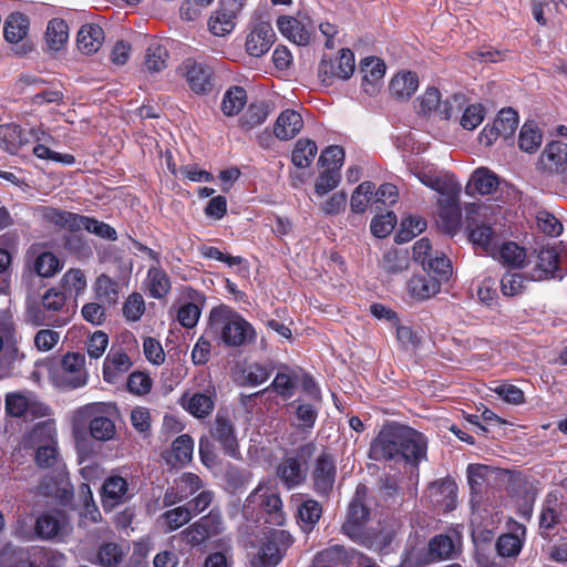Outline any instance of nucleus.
<instances>
[{
    "instance_id": "57",
    "label": "nucleus",
    "mask_w": 567,
    "mask_h": 567,
    "mask_svg": "<svg viewBox=\"0 0 567 567\" xmlns=\"http://www.w3.org/2000/svg\"><path fill=\"white\" fill-rule=\"evenodd\" d=\"M441 103V93L436 87H427L416 100L415 109L419 114L437 115Z\"/></svg>"
},
{
    "instance_id": "29",
    "label": "nucleus",
    "mask_w": 567,
    "mask_h": 567,
    "mask_svg": "<svg viewBox=\"0 0 567 567\" xmlns=\"http://www.w3.org/2000/svg\"><path fill=\"white\" fill-rule=\"evenodd\" d=\"M104 39V31L100 25L93 23L84 24L78 32L76 45L80 52L90 55L100 50Z\"/></svg>"
},
{
    "instance_id": "59",
    "label": "nucleus",
    "mask_w": 567,
    "mask_h": 567,
    "mask_svg": "<svg viewBox=\"0 0 567 567\" xmlns=\"http://www.w3.org/2000/svg\"><path fill=\"white\" fill-rule=\"evenodd\" d=\"M375 186L371 182L361 183L352 193L350 206L354 213L365 212L372 197H374Z\"/></svg>"
},
{
    "instance_id": "24",
    "label": "nucleus",
    "mask_w": 567,
    "mask_h": 567,
    "mask_svg": "<svg viewBox=\"0 0 567 567\" xmlns=\"http://www.w3.org/2000/svg\"><path fill=\"white\" fill-rule=\"evenodd\" d=\"M143 286L150 297L163 299L169 293L172 281L167 272L159 265H152L147 270Z\"/></svg>"
},
{
    "instance_id": "38",
    "label": "nucleus",
    "mask_w": 567,
    "mask_h": 567,
    "mask_svg": "<svg viewBox=\"0 0 567 567\" xmlns=\"http://www.w3.org/2000/svg\"><path fill=\"white\" fill-rule=\"evenodd\" d=\"M277 475L288 487H295L305 480L301 463L297 457H286L277 467Z\"/></svg>"
},
{
    "instance_id": "39",
    "label": "nucleus",
    "mask_w": 567,
    "mask_h": 567,
    "mask_svg": "<svg viewBox=\"0 0 567 567\" xmlns=\"http://www.w3.org/2000/svg\"><path fill=\"white\" fill-rule=\"evenodd\" d=\"M410 295L419 300L435 296L441 290L440 281L430 276H414L408 282Z\"/></svg>"
},
{
    "instance_id": "54",
    "label": "nucleus",
    "mask_w": 567,
    "mask_h": 567,
    "mask_svg": "<svg viewBox=\"0 0 567 567\" xmlns=\"http://www.w3.org/2000/svg\"><path fill=\"white\" fill-rule=\"evenodd\" d=\"M78 229H85L89 233H92L101 238L116 240L117 234L116 230L111 227L109 224L96 220L94 218H90L86 216L79 215L78 224H75Z\"/></svg>"
},
{
    "instance_id": "27",
    "label": "nucleus",
    "mask_w": 567,
    "mask_h": 567,
    "mask_svg": "<svg viewBox=\"0 0 567 567\" xmlns=\"http://www.w3.org/2000/svg\"><path fill=\"white\" fill-rule=\"evenodd\" d=\"M128 550L130 547L125 543H103L91 561L101 567H116L124 560Z\"/></svg>"
},
{
    "instance_id": "52",
    "label": "nucleus",
    "mask_w": 567,
    "mask_h": 567,
    "mask_svg": "<svg viewBox=\"0 0 567 567\" xmlns=\"http://www.w3.org/2000/svg\"><path fill=\"white\" fill-rule=\"evenodd\" d=\"M410 258L404 250H388L384 252L381 267L382 269L391 275H398L409 269Z\"/></svg>"
},
{
    "instance_id": "60",
    "label": "nucleus",
    "mask_w": 567,
    "mask_h": 567,
    "mask_svg": "<svg viewBox=\"0 0 567 567\" xmlns=\"http://www.w3.org/2000/svg\"><path fill=\"white\" fill-rule=\"evenodd\" d=\"M542 144V134L539 133L535 123H525L519 132L518 145L522 151L533 153Z\"/></svg>"
},
{
    "instance_id": "14",
    "label": "nucleus",
    "mask_w": 567,
    "mask_h": 567,
    "mask_svg": "<svg viewBox=\"0 0 567 567\" xmlns=\"http://www.w3.org/2000/svg\"><path fill=\"white\" fill-rule=\"evenodd\" d=\"M183 70L193 92L204 94L213 89L214 71L208 64L187 60L183 64Z\"/></svg>"
},
{
    "instance_id": "18",
    "label": "nucleus",
    "mask_w": 567,
    "mask_h": 567,
    "mask_svg": "<svg viewBox=\"0 0 567 567\" xmlns=\"http://www.w3.org/2000/svg\"><path fill=\"white\" fill-rule=\"evenodd\" d=\"M66 528V518L62 512L41 514L34 523V538L51 540Z\"/></svg>"
},
{
    "instance_id": "17",
    "label": "nucleus",
    "mask_w": 567,
    "mask_h": 567,
    "mask_svg": "<svg viewBox=\"0 0 567 567\" xmlns=\"http://www.w3.org/2000/svg\"><path fill=\"white\" fill-rule=\"evenodd\" d=\"M385 64L378 58L370 56L362 61V90L369 96H375L380 93L385 74Z\"/></svg>"
},
{
    "instance_id": "8",
    "label": "nucleus",
    "mask_w": 567,
    "mask_h": 567,
    "mask_svg": "<svg viewBox=\"0 0 567 567\" xmlns=\"http://www.w3.org/2000/svg\"><path fill=\"white\" fill-rule=\"evenodd\" d=\"M6 411L14 417L33 420L45 416L48 406L31 391L11 392L6 396Z\"/></svg>"
},
{
    "instance_id": "64",
    "label": "nucleus",
    "mask_w": 567,
    "mask_h": 567,
    "mask_svg": "<svg viewBox=\"0 0 567 567\" xmlns=\"http://www.w3.org/2000/svg\"><path fill=\"white\" fill-rule=\"evenodd\" d=\"M194 441L187 434L179 435L172 444V456L176 462L185 464L192 460Z\"/></svg>"
},
{
    "instance_id": "48",
    "label": "nucleus",
    "mask_w": 567,
    "mask_h": 567,
    "mask_svg": "<svg viewBox=\"0 0 567 567\" xmlns=\"http://www.w3.org/2000/svg\"><path fill=\"white\" fill-rule=\"evenodd\" d=\"M0 331L3 333V354L10 361H21L24 359V353L19 349V339L11 321L4 322L0 326Z\"/></svg>"
},
{
    "instance_id": "50",
    "label": "nucleus",
    "mask_w": 567,
    "mask_h": 567,
    "mask_svg": "<svg viewBox=\"0 0 567 567\" xmlns=\"http://www.w3.org/2000/svg\"><path fill=\"white\" fill-rule=\"evenodd\" d=\"M271 112L270 105L266 102L251 103L240 118L243 128L249 131L261 125Z\"/></svg>"
},
{
    "instance_id": "2",
    "label": "nucleus",
    "mask_w": 567,
    "mask_h": 567,
    "mask_svg": "<svg viewBox=\"0 0 567 567\" xmlns=\"http://www.w3.org/2000/svg\"><path fill=\"white\" fill-rule=\"evenodd\" d=\"M209 331L229 347H239L255 338L252 326L228 306H218L209 315Z\"/></svg>"
},
{
    "instance_id": "26",
    "label": "nucleus",
    "mask_w": 567,
    "mask_h": 567,
    "mask_svg": "<svg viewBox=\"0 0 567 567\" xmlns=\"http://www.w3.org/2000/svg\"><path fill=\"white\" fill-rule=\"evenodd\" d=\"M559 254L555 247H543L538 251L537 262L532 272L533 280L553 278L559 269Z\"/></svg>"
},
{
    "instance_id": "34",
    "label": "nucleus",
    "mask_w": 567,
    "mask_h": 567,
    "mask_svg": "<svg viewBox=\"0 0 567 567\" xmlns=\"http://www.w3.org/2000/svg\"><path fill=\"white\" fill-rule=\"evenodd\" d=\"M492 257L506 267L524 268L526 266L525 249L513 241L504 243L501 246L497 244L496 255Z\"/></svg>"
},
{
    "instance_id": "53",
    "label": "nucleus",
    "mask_w": 567,
    "mask_h": 567,
    "mask_svg": "<svg viewBox=\"0 0 567 567\" xmlns=\"http://www.w3.org/2000/svg\"><path fill=\"white\" fill-rule=\"evenodd\" d=\"M429 272V276L433 279L445 282L452 275V265L450 259L443 254H435L432 258L426 261V268H423Z\"/></svg>"
},
{
    "instance_id": "44",
    "label": "nucleus",
    "mask_w": 567,
    "mask_h": 567,
    "mask_svg": "<svg viewBox=\"0 0 567 567\" xmlns=\"http://www.w3.org/2000/svg\"><path fill=\"white\" fill-rule=\"evenodd\" d=\"M24 322L32 327L52 324L53 327H64L69 320L66 318H54L47 315V311L35 302H28L24 312Z\"/></svg>"
},
{
    "instance_id": "10",
    "label": "nucleus",
    "mask_w": 567,
    "mask_h": 567,
    "mask_svg": "<svg viewBox=\"0 0 567 567\" xmlns=\"http://www.w3.org/2000/svg\"><path fill=\"white\" fill-rule=\"evenodd\" d=\"M280 33L298 45H308L315 38L313 23L307 14L281 16L277 20Z\"/></svg>"
},
{
    "instance_id": "1",
    "label": "nucleus",
    "mask_w": 567,
    "mask_h": 567,
    "mask_svg": "<svg viewBox=\"0 0 567 567\" xmlns=\"http://www.w3.org/2000/svg\"><path fill=\"white\" fill-rule=\"evenodd\" d=\"M427 440L408 425L385 424L371 442L369 457L374 461L419 463L425 458Z\"/></svg>"
},
{
    "instance_id": "56",
    "label": "nucleus",
    "mask_w": 567,
    "mask_h": 567,
    "mask_svg": "<svg viewBox=\"0 0 567 567\" xmlns=\"http://www.w3.org/2000/svg\"><path fill=\"white\" fill-rule=\"evenodd\" d=\"M68 24L61 19H53L49 22L45 40L50 49L60 50L69 38Z\"/></svg>"
},
{
    "instance_id": "25",
    "label": "nucleus",
    "mask_w": 567,
    "mask_h": 567,
    "mask_svg": "<svg viewBox=\"0 0 567 567\" xmlns=\"http://www.w3.org/2000/svg\"><path fill=\"white\" fill-rule=\"evenodd\" d=\"M419 87V78L411 71H400L390 81L389 91L396 101H408Z\"/></svg>"
},
{
    "instance_id": "46",
    "label": "nucleus",
    "mask_w": 567,
    "mask_h": 567,
    "mask_svg": "<svg viewBox=\"0 0 567 567\" xmlns=\"http://www.w3.org/2000/svg\"><path fill=\"white\" fill-rule=\"evenodd\" d=\"M247 103V93L241 86H231L224 94L220 109L226 116L237 115Z\"/></svg>"
},
{
    "instance_id": "5",
    "label": "nucleus",
    "mask_w": 567,
    "mask_h": 567,
    "mask_svg": "<svg viewBox=\"0 0 567 567\" xmlns=\"http://www.w3.org/2000/svg\"><path fill=\"white\" fill-rule=\"evenodd\" d=\"M367 487L358 485L355 494L348 506L346 519L341 526L342 533L353 542L360 544L371 527L368 526L370 511L364 504Z\"/></svg>"
},
{
    "instance_id": "13",
    "label": "nucleus",
    "mask_w": 567,
    "mask_h": 567,
    "mask_svg": "<svg viewBox=\"0 0 567 567\" xmlns=\"http://www.w3.org/2000/svg\"><path fill=\"white\" fill-rule=\"evenodd\" d=\"M460 194L440 197L437 200L436 224L446 234H455L461 226Z\"/></svg>"
},
{
    "instance_id": "22",
    "label": "nucleus",
    "mask_w": 567,
    "mask_h": 567,
    "mask_svg": "<svg viewBox=\"0 0 567 567\" xmlns=\"http://www.w3.org/2000/svg\"><path fill=\"white\" fill-rule=\"evenodd\" d=\"M128 484L126 480L118 475L110 476L102 486V505L111 511L116 505L124 503L128 496Z\"/></svg>"
},
{
    "instance_id": "37",
    "label": "nucleus",
    "mask_w": 567,
    "mask_h": 567,
    "mask_svg": "<svg viewBox=\"0 0 567 567\" xmlns=\"http://www.w3.org/2000/svg\"><path fill=\"white\" fill-rule=\"evenodd\" d=\"M38 213L41 219L48 224H52L54 226L70 230H76L75 224H78V214L61 210L50 206L39 207Z\"/></svg>"
},
{
    "instance_id": "30",
    "label": "nucleus",
    "mask_w": 567,
    "mask_h": 567,
    "mask_svg": "<svg viewBox=\"0 0 567 567\" xmlns=\"http://www.w3.org/2000/svg\"><path fill=\"white\" fill-rule=\"evenodd\" d=\"M498 187V177L488 168H477L471 176L467 185L466 193L471 196L489 195Z\"/></svg>"
},
{
    "instance_id": "55",
    "label": "nucleus",
    "mask_w": 567,
    "mask_h": 567,
    "mask_svg": "<svg viewBox=\"0 0 567 567\" xmlns=\"http://www.w3.org/2000/svg\"><path fill=\"white\" fill-rule=\"evenodd\" d=\"M235 28V18L220 7L214 11L208 20V29L216 37H225Z\"/></svg>"
},
{
    "instance_id": "49",
    "label": "nucleus",
    "mask_w": 567,
    "mask_h": 567,
    "mask_svg": "<svg viewBox=\"0 0 567 567\" xmlns=\"http://www.w3.org/2000/svg\"><path fill=\"white\" fill-rule=\"evenodd\" d=\"M317 144L309 138L299 140L291 153V161L296 167L306 168L312 163L317 155Z\"/></svg>"
},
{
    "instance_id": "9",
    "label": "nucleus",
    "mask_w": 567,
    "mask_h": 567,
    "mask_svg": "<svg viewBox=\"0 0 567 567\" xmlns=\"http://www.w3.org/2000/svg\"><path fill=\"white\" fill-rule=\"evenodd\" d=\"M355 69L354 54L350 49H341L336 60L326 56L319 63L318 74L321 82L331 85L334 80H348Z\"/></svg>"
},
{
    "instance_id": "7",
    "label": "nucleus",
    "mask_w": 567,
    "mask_h": 567,
    "mask_svg": "<svg viewBox=\"0 0 567 567\" xmlns=\"http://www.w3.org/2000/svg\"><path fill=\"white\" fill-rule=\"evenodd\" d=\"M247 507H259L269 515V520L274 525L281 526L286 520L282 508V501L276 487L266 483H260L247 497Z\"/></svg>"
},
{
    "instance_id": "33",
    "label": "nucleus",
    "mask_w": 567,
    "mask_h": 567,
    "mask_svg": "<svg viewBox=\"0 0 567 567\" xmlns=\"http://www.w3.org/2000/svg\"><path fill=\"white\" fill-rule=\"evenodd\" d=\"M248 567H274L280 560V553L277 544L266 540L248 554Z\"/></svg>"
},
{
    "instance_id": "36",
    "label": "nucleus",
    "mask_w": 567,
    "mask_h": 567,
    "mask_svg": "<svg viewBox=\"0 0 567 567\" xmlns=\"http://www.w3.org/2000/svg\"><path fill=\"white\" fill-rule=\"evenodd\" d=\"M460 538L450 535H437L429 543V553L434 559H452L460 547Z\"/></svg>"
},
{
    "instance_id": "15",
    "label": "nucleus",
    "mask_w": 567,
    "mask_h": 567,
    "mask_svg": "<svg viewBox=\"0 0 567 567\" xmlns=\"http://www.w3.org/2000/svg\"><path fill=\"white\" fill-rule=\"evenodd\" d=\"M220 524L218 516L210 514L202 517L181 533L182 540L190 546H199L206 539L219 533Z\"/></svg>"
},
{
    "instance_id": "58",
    "label": "nucleus",
    "mask_w": 567,
    "mask_h": 567,
    "mask_svg": "<svg viewBox=\"0 0 567 567\" xmlns=\"http://www.w3.org/2000/svg\"><path fill=\"white\" fill-rule=\"evenodd\" d=\"M192 517L190 508L184 505L165 512L159 519L166 532H173L188 523Z\"/></svg>"
},
{
    "instance_id": "23",
    "label": "nucleus",
    "mask_w": 567,
    "mask_h": 567,
    "mask_svg": "<svg viewBox=\"0 0 567 567\" xmlns=\"http://www.w3.org/2000/svg\"><path fill=\"white\" fill-rule=\"evenodd\" d=\"M176 491L173 487L172 489L166 491L164 495V505L169 506L177 502H181L192 494L199 491L203 486L202 480L199 476L193 473H184L181 477L175 481Z\"/></svg>"
},
{
    "instance_id": "61",
    "label": "nucleus",
    "mask_w": 567,
    "mask_h": 567,
    "mask_svg": "<svg viewBox=\"0 0 567 567\" xmlns=\"http://www.w3.org/2000/svg\"><path fill=\"white\" fill-rule=\"evenodd\" d=\"M494 130H496L501 137H511L517 128L518 116L513 109H503L499 111L497 118L494 121Z\"/></svg>"
},
{
    "instance_id": "20",
    "label": "nucleus",
    "mask_w": 567,
    "mask_h": 567,
    "mask_svg": "<svg viewBox=\"0 0 567 567\" xmlns=\"http://www.w3.org/2000/svg\"><path fill=\"white\" fill-rule=\"evenodd\" d=\"M415 176L423 185L437 192L441 197L460 194L462 189L455 177L447 173L435 175L432 172L420 171L415 173Z\"/></svg>"
},
{
    "instance_id": "45",
    "label": "nucleus",
    "mask_w": 567,
    "mask_h": 567,
    "mask_svg": "<svg viewBox=\"0 0 567 567\" xmlns=\"http://www.w3.org/2000/svg\"><path fill=\"white\" fill-rule=\"evenodd\" d=\"M394 537V529L388 527H380L379 529L371 528L360 542V545L373 549L375 551H384Z\"/></svg>"
},
{
    "instance_id": "51",
    "label": "nucleus",
    "mask_w": 567,
    "mask_h": 567,
    "mask_svg": "<svg viewBox=\"0 0 567 567\" xmlns=\"http://www.w3.org/2000/svg\"><path fill=\"white\" fill-rule=\"evenodd\" d=\"M32 268L38 276L51 278L61 270L62 266L53 252L44 251L35 256Z\"/></svg>"
},
{
    "instance_id": "63",
    "label": "nucleus",
    "mask_w": 567,
    "mask_h": 567,
    "mask_svg": "<svg viewBox=\"0 0 567 567\" xmlns=\"http://www.w3.org/2000/svg\"><path fill=\"white\" fill-rule=\"evenodd\" d=\"M492 473V468L486 465L470 464L467 466V481L472 492L481 493Z\"/></svg>"
},
{
    "instance_id": "12",
    "label": "nucleus",
    "mask_w": 567,
    "mask_h": 567,
    "mask_svg": "<svg viewBox=\"0 0 567 567\" xmlns=\"http://www.w3.org/2000/svg\"><path fill=\"white\" fill-rule=\"evenodd\" d=\"M85 357L79 352L66 353L61 362L60 380L68 389H76L86 384L87 373L84 368Z\"/></svg>"
},
{
    "instance_id": "6",
    "label": "nucleus",
    "mask_w": 567,
    "mask_h": 567,
    "mask_svg": "<svg viewBox=\"0 0 567 567\" xmlns=\"http://www.w3.org/2000/svg\"><path fill=\"white\" fill-rule=\"evenodd\" d=\"M79 414L90 419V433L97 441H110L116 433V426L112 419L115 414L113 404L96 402L87 404L79 410Z\"/></svg>"
},
{
    "instance_id": "4",
    "label": "nucleus",
    "mask_w": 567,
    "mask_h": 567,
    "mask_svg": "<svg viewBox=\"0 0 567 567\" xmlns=\"http://www.w3.org/2000/svg\"><path fill=\"white\" fill-rule=\"evenodd\" d=\"M488 208L482 205H472L467 210L466 230L470 241L481 247L488 256H495L497 250V236L484 218Z\"/></svg>"
},
{
    "instance_id": "62",
    "label": "nucleus",
    "mask_w": 567,
    "mask_h": 567,
    "mask_svg": "<svg viewBox=\"0 0 567 567\" xmlns=\"http://www.w3.org/2000/svg\"><path fill=\"white\" fill-rule=\"evenodd\" d=\"M61 286L64 292L79 296L87 286L84 272L78 268L69 269L61 279Z\"/></svg>"
},
{
    "instance_id": "28",
    "label": "nucleus",
    "mask_w": 567,
    "mask_h": 567,
    "mask_svg": "<svg viewBox=\"0 0 567 567\" xmlns=\"http://www.w3.org/2000/svg\"><path fill=\"white\" fill-rule=\"evenodd\" d=\"M303 127L301 115L293 110H285L277 117L274 125V134L279 140L293 138Z\"/></svg>"
},
{
    "instance_id": "43",
    "label": "nucleus",
    "mask_w": 567,
    "mask_h": 567,
    "mask_svg": "<svg viewBox=\"0 0 567 567\" xmlns=\"http://www.w3.org/2000/svg\"><path fill=\"white\" fill-rule=\"evenodd\" d=\"M96 298L109 305H115L121 296V285L110 276L102 274L94 282Z\"/></svg>"
},
{
    "instance_id": "35",
    "label": "nucleus",
    "mask_w": 567,
    "mask_h": 567,
    "mask_svg": "<svg viewBox=\"0 0 567 567\" xmlns=\"http://www.w3.org/2000/svg\"><path fill=\"white\" fill-rule=\"evenodd\" d=\"M181 404L198 419L209 415L214 410V401L208 393H185L181 398Z\"/></svg>"
},
{
    "instance_id": "11",
    "label": "nucleus",
    "mask_w": 567,
    "mask_h": 567,
    "mask_svg": "<svg viewBox=\"0 0 567 567\" xmlns=\"http://www.w3.org/2000/svg\"><path fill=\"white\" fill-rule=\"evenodd\" d=\"M337 475L334 458L327 452H322L315 460L311 480L313 488L319 495H329L332 491Z\"/></svg>"
},
{
    "instance_id": "40",
    "label": "nucleus",
    "mask_w": 567,
    "mask_h": 567,
    "mask_svg": "<svg viewBox=\"0 0 567 567\" xmlns=\"http://www.w3.org/2000/svg\"><path fill=\"white\" fill-rule=\"evenodd\" d=\"M213 436L221 444L225 453L235 456L237 453V440L234 435L233 424L224 419L217 417L213 430Z\"/></svg>"
},
{
    "instance_id": "31",
    "label": "nucleus",
    "mask_w": 567,
    "mask_h": 567,
    "mask_svg": "<svg viewBox=\"0 0 567 567\" xmlns=\"http://www.w3.org/2000/svg\"><path fill=\"white\" fill-rule=\"evenodd\" d=\"M291 501L298 503V518L303 530H310L321 517V505L313 499H303L302 495H292Z\"/></svg>"
},
{
    "instance_id": "16",
    "label": "nucleus",
    "mask_w": 567,
    "mask_h": 567,
    "mask_svg": "<svg viewBox=\"0 0 567 567\" xmlns=\"http://www.w3.org/2000/svg\"><path fill=\"white\" fill-rule=\"evenodd\" d=\"M539 169L549 175H565L567 169V144L549 143L539 157Z\"/></svg>"
},
{
    "instance_id": "41",
    "label": "nucleus",
    "mask_w": 567,
    "mask_h": 567,
    "mask_svg": "<svg viewBox=\"0 0 567 567\" xmlns=\"http://www.w3.org/2000/svg\"><path fill=\"white\" fill-rule=\"evenodd\" d=\"M27 142L19 125L12 123L0 125V147L3 151L16 154Z\"/></svg>"
},
{
    "instance_id": "19",
    "label": "nucleus",
    "mask_w": 567,
    "mask_h": 567,
    "mask_svg": "<svg viewBox=\"0 0 567 567\" xmlns=\"http://www.w3.org/2000/svg\"><path fill=\"white\" fill-rule=\"evenodd\" d=\"M275 32L270 23L260 22L255 25L246 40V51L251 56H261L274 43Z\"/></svg>"
},
{
    "instance_id": "47",
    "label": "nucleus",
    "mask_w": 567,
    "mask_h": 567,
    "mask_svg": "<svg viewBox=\"0 0 567 567\" xmlns=\"http://www.w3.org/2000/svg\"><path fill=\"white\" fill-rule=\"evenodd\" d=\"M29 20L22 13H12L4 23V38L11 43L20 42L28 33Z\"/></svg>"
},
{
    "instance_id": "3",
    "label": "nucleus",
    "mask_w": 567,
    "mask_h": 567,
    "mask_svg": "<svg viewBox=\"0 0 567 567\" xmlns=\"http://www.w3.org/2000/svg\"><path fill=\"white\" fill-rule=\"evenodd\" d=\"M56 430L52 422H40L33 426L27 437V444L35 450L34 460L38 466L53 467L58 462Z\"/></svg>"
},
{
    "instance_id": "32",
    "label": "nucleus",
    "mask_w": 567,
    "mask_h": 567,
    "mask_svg": "<svg viewBox=\"0 0 567 567\" xmlns=\"http://www.w3.org/2000/svg\"><path fill=\"white\" fill-rule=\"evenodd\" d=\"M430 497L435 504L442 505L446 511L455 507L457 486L451 480L433 482L430 487Z\"/></svg>"
},
{
    "instance_id": "42",
    "label": "nucleus",
    "mask_w": 567,
    "mask_h": 567,
    "mask_svg": "<svg viewBox=\"0 0 567 567\" xmlns=\"http://www.w3.org/2000/svg\"><path fill=\"white\" fill-rule=\"evenodd\" d=\"M167 60V49L159 42L153 41L145 51L144 68L150 73H158L166 69Z\"/></svg>"
},
{
    "instance_id": "21",
    "label": "nucleus",
    "mask_w": 567,
    "mask_h": 567,
    "mask_svg": "<svg viewBox=\"0 0 567 567\" xmlns=\"http://www.w3.org/2000/svg\"><path fill=\"white\" fill-rule=\"evenodd\" d=\"M132 367L128 355L121 349L112 348L103 362V379L107 383H116Z\"/></svg>"
}]
</instances>
